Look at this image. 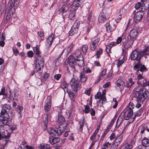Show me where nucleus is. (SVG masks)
I'll list each match as a JSON object with an SVG mask.
<instances>
[{
    "label": "nucleus",
    "instance_id": "nucleus-1",
    "mask_svg": "<svg viewBox=\"0 0 149 149\" xmlns=\"http://www.w3.org/2000/svg\"><path fill=\"white\" fill-rule=\"evenodd\" d=\"M141 86H138L134 88L136 93L134 94L132 99L136 101L141 102L149 98V92Z\"/></svg>",
    "mask_w": 149,
    "mask_h": 149
},
{
    "label": "nucleus",
    "instance_id": "nucleus-2",
    "mask_svg": "<svg viewBox=\"0 0 149 149\" xmlns=\"http://www.w3.org/2000/svg\"><path fill=\"white\" fill-rule=\"evenodd\" d=\"M149 54L147 48H145L143 51H140L138 52L137 51L134 50L131 53V58L132 60H136L138 61L137 63L140 62V60L143 56L146 58V56Z\"/></svg>",
    "mask_w": 149,
    "mask_h": 149
},
{
    "label": "nucleus",
    "instance_id": "nucleus-3",
    "mask_svg": "<svg viewBox=\"0 0 149 149\" xmlns=\"http://www.w3.org/2000/svg\"><path fill=\"white\" fill-rule=\"evenodd\" d=\"M67 61V63H68L70 66V67L72 71L74 72L75 71L76 69L75 66L77 65V63L75 61V59L73 56H69L68 59L66 60Z\"/></svg>",
    "mask_w": 149,
    "mask_h": 149
},
{
    "label": "nucleus",
    "instance_id": "nucleus-4",
    "mask_svg": "<svg viewBox=\"0 0 149 149\" xmlns=\"http://www.w3.org/2000/svg\"><path fill=\"white\" fill-rule=\"evenodd\" d=\"M78 81L74 79H72L70 81V84L72 90L74 91H77L81 88V86L78 84Z\"/></svg>",
    "mask_w": 149,
    "mask_h": 149
},
{
    "label": "nucleus",
    "instance_id": "nucleus-5",
    "mask_svg": "<svg viewBox=\"0 0 149 149\" xmlns=\"http://www.w3.org/2000/svg\"><path fill=\"white\" fill-rule=\"evenodd\" d=\"M138 81L137 83L138 84L140 85L142 87H145L147 86H149V83L148 82L146 79L141 74H139L138 77Z\"/></svg>",
    "mask_w": 149,
    "mask_h": 149
},
{
    "label": "nucleus",
    "instance_id": "nucleus-6",
    "mask_svg": "<svg viewBox=\"0 0 149 149\" xmlns=\"http://www.w3.org/2000/svg\"><path fill=\"white\" fill-rule=\"evenodd\" d=\"M143 11L141 10L136 12L134 15V21L135 23L139 22L144 15Z\"/></svg>",
    "mask_w": 149,
    "mask_h": 149
},
{
    "label": "nucleus",
    "instance_id": "nucleus-7",
    "mask_svg": "<svg viewBox=\"0 0 149 149\" xmlns=\"http://www.w3.org/2000/svg\"><path fill=\"white\" fill-rule=\"evenodd\" d=\"M79 24L77 22H75L73 25L71 29L69 32V35L70 36H72L77 33L79 30Z\"/></svg>",
    "mask_w": 149,
    "mask_h": 149
},
{
    "label": "nucleus",
    "instance_id": "nucleus-8",
    "mask_svg": "<svg viewBox=\"0 0 149 149\" xmlns=\"http://www.w3.org/2000/svg\"><path fill=\"white\" fill-rule=\"evenodd\" d=\"M51 97L50 96H48L46 100V104L44 106V110L46 112H48L51 107Z\"/></svg>",
    "mask_w": 149,
    "mask_h": 149
},
{
    "label": "nucleus",
    "instance_id": "nucleus-9",
    "mask_svg": "<svg viewBox=\"0 0 149 149\" xmlns=\"http://www.w3.org/2000/svg\"><path fill=\"white\" fill-rule=\"evenodd\" d=\"M108 15L107 10H102L100 13L98 20L99 23H102L106 20L105 16Z\"/></svg>",
    "mask_w": 149,
    "mask_h": 149
},
{
    "label": "nucleus",
    "instance_id": "nucleus-10",
    "mask_svg": "<svg viewBox=\"0 0 149 149\" xmlns=\"http://www.w3.org/2000/svg\"><path fill=\"white\" fill-rule=\"evenodd\" d=\"M134 68L137 69V70L138 71H140L142 72H146L147 70L146 68L144 65H142L140 62L137 63L134 66Z\"/></svg>",
    "mask_w": 149,
    "mask_h": 149
},
{
    "label": "nucleus",
    "instance_id": "nucleus-11",
    "mask_svg": "<svg viewBox=\"0 0 149 149\" xmlns=\"http://www.w3.org/2000/svg\"><path fill=\"white\" fill-rule=\"evenodd\" d=\"M138 35V29H133L130 32V36L131 39L133 41Z\"/></svg>",
    "mask_w": 149,
    "mask_h": 149
},
{
    "label": "nucleus",
    "instance_id": "nucleus-12",
    "mask_svg": "<svg viewBox=\"0 0 149 149\" xmlns=\"http://www.w3.org/2000/svg\"><path fill=\"white\" fill-rule=\"evenodd\" d=\"M50 134H52L54 136H56L61 135L63 132V131H61L60 129H58L55 130L53 128H52V129H50Z\"/></svg>",
    "mask_w": 149,
    "mask_h": 149
},
{
    "label": "nucleus",
    "instance_id": "nucleus-13",
    "mask_svg": "<svg viewBox=\"0 0 149 149\" xmlns=\"http://www.w3.org/2000/svg\"><path fill=\"white\" fill-rule=\"evenodd\" d=\"M8 121V120L5 118V116L1 115L0 116V125L1 126L7 125Z\"/></svg>",
    "mask_w": 149,
    "mask_h": 149
},
{
    "label": "nucleus",
    "instance_id": "nucleus-14",
    "mask_svg": "<svg viewBox=\"0 0 149 149\" xmlns=\"http://www.w3.org/2000/svg\"><path fill=\"white\" fill-rule=\"evenodd\" d=\"M8 121V120L5 118V116L1 115L0 116V125L1 126L7 125Z\"/></svg>",
    "mask_w": 149,
    "mask_h": 149
},
{
    "label": "nucleus",
    "instance_id": "nucleus-15",
    "mask_svg": "<svg viewBox=\"0 0 149 149\" xmlns=\"http://www.w3.org/2000/svg\"><path fill=\"white\" fill-rule=\"evenodd\" d=\"M14 1H11V0H10L8 3V9H16L17 8V6H15V4H14Z\"/></svg>",
    "mask_w": 149,
    "mask_h": 149
},
{
    "label": "nucleus",
    "instance_id": "nucleus-16",
    "mask_svg": "<svg viewBox=\"0 0 149 149\" xmlns=\"http://www.w3.org/2000/svg\"><path fill=\"white\" fill-rule=\"evenodd\" d=\"M126 111H128L127 114L126 116L125 115L124 117V119L126 120H129L132 116L133 113V110L131 109L126 110Z\"/></svg>",
    "mask_w": 149,
    "mask_h": 149
},
{
    "label": "nucleus",
    "instance_id": "nucleus-17",
    "mask_svg": "<svg viewBox=\"0 0 149 149\" xmlns=\"http://www.w3.org/2000/svg\"><path fill=\"white\" fill-rule=\"evenodd\" d=\"M10 141L8 139V138H3L2 139H0V142H1V145L3 146V147L5 146L7 143L10 142Z\"/></svg>",
    "mask_w": 149,
    "mask_h": 149
},
{
    "label": "nucleus",
    "instance_id": "nucleus-18",
    "mask_svg": "<svg viewBox=\"0 0 149 149\" xmlns=\"http://www.w3.org/2000/svg\"><path fill=\"white\" fill-rule=\"evenodd\" d=\"M99 40L97 39L92 42V44L90 45L91 49L92 50L94 51L96 47V45L97 44Z\"/></svg>",
    "mask_w": 149,
    "mask_h": 149
},
{
    "label": "nucleus",
    "instance_id": "nucleus-19",
    "mask_svg": "<svg viewBox=\"0 0 149 149\" xmlns=\"http://www.w3.org/2000/svg\"><path fill=\"white\" fill-rule=\"evenodd\" d=\"M10 107L8 106L7 104L3 105L2 107L1 112L2 113L6 112H10Z\"/></svg>",
    "mask_w": 149,
    "mask_h": 149
},
{
    "label": "nucleus",
    "instance_id": "nucleus-20",
    "mask_svg": "<svg viewBox=\"0 0 149 149\" xmlns=\"http://www.w3.org/2000/svg\"><path fill=\"white\" fill-rule=\"evenodd\" d=\"M142 145L146 148L149 146V140L146 137H144L142 141Z\"/></svg>",
    "mask_w": 149,
    "mask_h": 149
},
{
    "label": "nucleus",
    "instance_id": "nucleus-21",
    "mask_svg": "<svg viewBox=\"0 0 149 149\" xmlns=\"http://www.w3.org/2000/svg\"><path fill=\"white\" fill-rule=\"evenodd\" d=\"M142 4L141 7H144V9H147L148 8H149V1L145 0H143V1H142Z\"/></svg>",
    "mask_w": 149,
    "mask_h": 149
},
{
    "label": "nucleus",
    "instance_id": "nucleus-22",
    "mask_svg": "<svg viewBox=\"0 0 149 149\" xmlns=\"http://www.w3.org/2000/svg\"><path fill=\"white\" fill-rule=\"evenodd\" d=\"M87 76L84 73H81L79 76L80 80L81 82H84L87 80Z\"/></svg>",
    "mask_w": 149,
    "mask_h": 149
},
{
    "label": "nucleus",
    "instance_id": "nucleus-23",
    "mask_svg": "<svg viewBox=\"0 0 149 149\" xmlns=\"http://www.w3.org/2000/svg\"><path fill=\"white\" fill-rule=\"evenodd\" d=\"M85 120V118L82 117V118L81 120V121L79 122L80 127H79V130L80 132H81L83 130V128L84 125V122Z\"/></svg>",
    "mask_w": 149,
    "mask_h": 149
},
{
    "label": "nucleus",
    "instance_id": "nucleus-24",
    "mask_svg": "<svg viewBox=\"0 0 149 149\" xmlns=\"http://www.w3.org/2000/svg\"><path fill=\"white\" fill-rule=\"evenodd\" d=\"M49 140L52 144H54L59 141L60 139L58 138H54V137H52L50 138Z\"/></svg>",
    "mask_w": 149,
    "mask_h": 149
},
{
    "label": "nucleus",
    "instance_id": "nucleus-25",
    "mask_svg": "<svg viewBox=\"0 0 149 149\" xmlns=\"http://www.w3.org/2000/svg\"><path fill=\"white\" fill-rule=\"evenodd\" d=\"M11 10H6L5 11V12L8 13L6 17L7 20H9L12 16L14 12L12 11ZM14 10H13V11H14Z\"/></svg>",
    "mask_w": 149,
    "mask_h": 149
},
{
    "label": "nucleus",
    "instance_id": "nucleus-26",
    "mask_svg": "<svg viewBox=\"0 0 149 149\" xmlns=\"http://www.w3.org/2000/svg\"><path fill=\"white\" fill-rule=\"evenodd\" d=\"M122 140V137L120 136L117 137L114 141V145L115 146H118L120 144V141Z\"/></svg>",
    "mask_w": 149,
    "mask_h": 149
},
{
    "label": "nucleus",
    "instance_id": "nucleus-27",
    "mask_svg": "<svg viewBox=\"0 0 149 149\" xmlns=\"http://www.w3.org/2000/svg\"><path fill=\"white\" fill-rule=\"evenodd\" d=\"M54 36L52 34L51 36H49L47 40V43L49 45V47H50L52 44L54 39Z\"/></svg>",
    "mask_w": 149,
    "mask_h": 149
},
{
    "label": "nucleus",
    "instance_id": "nucleus-28",
    "mask_svg": "<svg viewBox=\"0 0 149 149\" xmlns=\"http://www.w3.org/2000/svg\"><path fill=\"white\" fill-rule=\"evenodd\" d=\"M116 44V43L115 42H112L111 43L109 44H108L107 47H106V52L108 53H109L110 52L111 49V47L115 45V44Z\"/></svg>",
    "mask_w": 149,
    "mask_h": 149
},
{
    "label": "nucleus",
    "instance_id": "nucleus-29",
    "mask_svg": "<svg viewBox=\"0 0 149 149\" xmlns=\"http://www.w3.org/2000/svg\"><path fill=\"white\" fill-rule=\"evenodd\" d=\"M67 91L68 93V94L69 95L70 98V99L73 101H74V93L72 92L70 90H68L67 89Z\"/></svg>",
    "mask_w": 149,
    "mask_h": 149
},
{
    "label": "nucleus",
    "instance_id": "nucleus-30",
    "mask_svg": "<svg viewBox=\"0 0 149 149\" xmlns=\"http://www.w3.org/2000/svg\"><path fill=\"white\" fill-rule=\"evenodd\" d=\"M133 146L131 144L128 143H125L122 147V149H132Z\"/></svg>",
    "mask_w": 149,
    "mask_h": 149
},
{
    "label": "nucleus",
    "instance_id": "nucleus-31",
    "mask_svg": "<svg viewBox=\"0 0 149 149\" xmlns=\"http://www.w3.org/2000/svg\"><path fill=\"white\" fill-rule=\"evenodd\" d=\"M49 116L51 117L49 113L44 115V117H45V119L44 120V125L45 127L47 126L48 122V118Z\"/></svg>",
    "mask_w": 149,
    "mask_h": 149
},
{
    "label": "nucleus",
    "instance_id": "nucleus-32",
    "mask_svg": "<svg viewBox=\"0 0 149 149\" xmlns=\"http://www.w3.org/2000/svg\"><path fill=\"white\" fill-rule=\"evenodd\" d=\"M49 74L48 73H45L44 74V75L43 76V79L42 80L40 79H39L38 81L40 82H42V81H45L46 79L49 77Z\"/></svg>",
    "mask_w": 149,
    "mask_h": 149
},
{
    "label": "nucleus",
    "instance_id": "nucleus-33",
    "mask_svg": "<svg viewBox=\"0 0 149 149\" xmlns=\"http://www.w3.org/2000/svg\"><path fill=\"white\" fill-rule=\"evenodd\" d=\"M133 104L132 103H130L128 107L127 108L125 109L123 112V113L124 114H125V113L126 112V110H130L131 109L132 110V109L134 108V104Z\"/></svg>",
    "mask_w": 149,
    "mask_h": 149
},
{
    "label": "nucleus",
    "instance_id": "nucleus-34",
    "mask_svg": "<svg viewBox=\"0 0 149 149\" xmlns=\"http://www.w3.org/2000/svg\"><path fill=\"white\" fill-rule=\"evenodd\" d=\"M79 2V0L76 1H74L73 2V3L72 4V7H74V8H74L75 9L79 7V6H80V4L78 2Z\"/></svg>",
    "mask_w": 149,
    "mask_h": 149
},
{
    "label": "nucleus",
    "instance_id": "nucleus-35",
    "mask_svg": "<svg viewBox=\"0 0 149 149\" xmlns=\"http://www.w3.org/2000/svg\"><path fill=\"white\" fill-rule=\"evenodd\" d=\"M64 50V49L62 47H59L57 51V54L59 57H60L62 54Z\"/></svg>",
    "mask_w": 149,
    "mask_h": 149
},
{
    "label": "nucleus",
    "instance_id": "nucleus-36",
    "mask_svg": "<svg viewBox=\"0 0 149 149\" xmlns=\"http://www.w3.org/2000/svg\"><path fill=\"white\" fill-rule=\"evenodd\" d=\"M95 98L96 99L100 98V100L99 101V102H100L101 100H102V97H103V95H102L101 92H99L97 93V94L95 95Z\"/></svg>",
    "mask_w": 149,
    "mask_h": 149
},
{
    "label": "nucleus",
    "instance_id": "nucleus-37",
    "mask_svg": "<svg viewBox=\"0 0 149 149\" xmlns=\"http://www.w3.org/2000/svg\"><path fill=\"white\" fill-rule=\"evenodd\" d=\"M33 50L34 52L37 55H38L40 54V52L39 50V49L38 47V45H37L36 47H33Z\"/></svg>",
    "mask_w": 149,
    "mask_h": 149
},
{
    "label": "nucleus",
    "instance_id": "nucleus-38",
    "mask_svg": "<svg viewBox=\"0 0 149 149\" xmlns=\"http://www.w3.org/2000/svg\"><path fill=\"white\" fill-rule=\"evenodd\" d=\"M58 120L59 123H63L65 121V119L62 115H59L58 118Z\"/></svg>",
    "mask_w": 149,
    "mask_h": 149
},
{
    "label": "nucleus",
    "instance_id": "nucleus-39",
    "mask_svg": "<svg viewBox=\"0 0 149 149\" xmlns=\"http://www.w3.org/2000/svg\"><path fill=\"white\" fill-rule=\"evenodd\" d=\"M10 112H6L4 113H2V112H1V115L3 116H5V118L7 119H8L10 118V117L9 115V113Z\"/></svg>",
    "mask_w": 149,
    "mask_h": 149
},
{
    "label": "nucleus",
    "instance_id": "nucleus-40",
    "mask_svg": "<svg viewBox=\"0 0 149 149\" xmlns=\"http://www.w3.org/2000/svg\"><path fill=\"white\" fill-rule=\"evenodd\" d=\"M91 72V70L89 68L86 67L84 68L83 69V72L84 74L85 73H90Z\"/></svg>",
    "mask_w": 149,
    "mask_h": 149
},
{
    "label": "nucleus",
    "instance_id": "nucleus-41",
    "mask_svg": "<svg viewBox=\"0 0 149 149\" xmlns=\"http://www.w3.org/2000/svg\"><path fill=\"white\" fill-rule=\"evenodd\" d=\"M50 147V146L47 144H45L42 146H41L39 149H47Z\"/></svg>",
    "mask_w": 149,
    "mask_h": 149
},
{
    "label": "nucleus",
    "instance_id": "nucleus-42",
    "mask_svg": "<svg viewBox=\"0 0 149 149\" xmlns=\"http://www.w3.org/2000/svg\"><path fill=\"white\" fill-rule=\"evenodd\" d=\"M84 107L85 108V110H84L83 111L86 113H88L90 111V107L88 105H84Z\"/></svg>",
    "mask_w": 149,
    "mask_h": 149
},
{
    "label": "nucleus",
    "instance_id": "nucleus-43",
    "mask_svg": "<svg viewBox=\"0 0 149 149\" xmlns=\"http://www.w3.org/2000/svg\"><path fill=\"white\" fill-rule=\"evenodd\" d=\"M43 67H41L38 64H36V70L37 72L40 73V71L41 70V68H43Z\"/></svg>",
    "mask_w": 149,
    "mask_h": 149
},
{
    "label": "nucleus",
    "instance_id": "nucleus-44",
    "mask_svg": "<svg viewBox=\"0 0 149 149\" xmlns=\"http://www.w3.org/2000/svg\"><path fill=\"white\" fill-rule=\"evenodd\" d=\"M92 12V11H91L90 13L89 14V16L88 17V24L89 25L91 24L90 23L91 22Z\"/></svg>",
    "mask_w": 149,
    "mask_h": 149
},
{
    "label": "nucleus",
    "instance_id": "nucleus-45",
    "mask_svg": "<svg viewBox=\"0 0 149 149\" xmlns=\"http://www.w3.org/2000/svg\"><path fill=\"white\" fill-rule=\"evenodd\" d=\"M36 64H38L41 67H43L44 62L43 61H36Z\"/></svg>",
    "mask_w": 149,
    "mask_h": 149
},
{
    "label": "nucleus",
    "instance_id": "nucleus-46",
    "mask_svg": "<svg viewBox=\"0 0 149 149\" xmlns=\"http://www.w3.org/2000/svg\"><path fill=\"white\" fill-rule=\"evenodd\" d=\"M11 95L12 97H13V100H16L17 99L18 95H16L15 93H12L11 94Z\"/></svg>",
    "mask_w": 149,
    "mask_h": 149
},
{
    "label": "nucleus",
    "instance_id": "nucleus-47",
    "mask_svg": "<svg viewBox=\"0 0 149 149\" xmlns=\"http://www.w3.org/2000/svg\"><path fill=\"white\" fill-rule=\"evenodd\" d=\"M83 58L82 57L80 56L79 57H78V58L76 59V60L78 61H80L81 64L79 65V66H81L84 63V61H83Z\"/></svg>",
    "mask_w": 149,
    "mask_h": 149
},
{
    "label": "nucleus",
    "instance_id": "nucleus-48",
    "mask_svg": "<svg viewBox=\"0 0 149 149\" xmlns=\"http://www.w3.org/2000/svg\"><path fill=\"white\" fill-rule=\"evenodd\" d=\"M10 137V134L8 135H5L4 134H1V132L0 133V139H2V138H8Z\"/></svg>",
    "mask_w": 149,
    "mask_h": 149
},
{
    "label": "nucleus",
    "instance_id": "nucleus-49",
    "mask_svg": "<svg viewBox=\"0 0 149 149\" xmlns=\"http://www.w3.org/2000/svg\"><path fill=\"white\" fill-rule=\"evenodd\" d=\"M28 56L29 57H32L33 55V53L32 51H30L27 53Z\"/></svg>",
    "mask_w": 149,
    "mask_h": 149
},
{
    "label": "nucleus",
    "instance_id": "nucleus-50",
    "mask_svg": "<svg viewBox=\"0 0 149 149\" xmlns=\"http://www.w3.org/2000/svg\"><path fill=\"white\" fill-rule=\"evenodd\" d=\"M102 52V49H99V50L97 51V52L96 53V55H97V58H98L99 57V55L101 54Z\"/></svg>",
    "mask_w": 149,
    "mask_h": 149
},
{
    "label": "nucleus",
    "instance_id": "nucleus-51",
    "mask_svg": "<svg viewBox=\"0 0 149 149\" xmlns=\"http://www.w3.org/2000/svg\"><path fill=\"white\" fill-rule=\"evenodd\" d=\"M73 45L72 44H70L69 46L67 49L68 52H70L71 49L73 48Z\"/></svg>",
    "mask_w": 149,
    "mask_h": 149
},
{
    "label": "nucleus",
    "instance_id": "nucleus-52",
    "mask_svg": "<svg viewBox=\"0 0 149 149\" xmlns=\"http://www.w3.org/2000/svg\"><path fill=\"white\" fill-rule=\"evenodd\" d=\"M141 3L140 2H138L135 5V8L136 9H138L141 6Z\"/></svg>",
    "mask_w": 149,
    "mask_h": 149
},
{
    "label": "nucleus",
    "instance_id": "nucleus-53",
    "mask_svg": "<svg viewBox=\"0 0 149 149\" xmlns=\"http://www.w3.org/2000/svg\"><path fill=\"white\" fill-rule=\"evenodd\" d=\"M5 87H3L1 91L0 92V95H6V93H5Z\"/></svg>",
    "mask_w": 149,
    "mask_h": 149
},
{
    "label": "nucleus",
    "instance_id": "nucleus-54",
    "mask_svg": "<svg viewBox=\"0 0 149 149\" xmlns=\"http://www.w3.org/2000/svg\"><path fill=\"white\" fill-rule=\"evenodd\" d=\"M61 74H58L54 75V78L57 80H58L61 77Z\"/></svg>",
    "mask_w": 149,
    "mask_h": 149
},
{
    "label": "nucleus",
    "instance_id": "nucleus-55",
    "mask_svg": "<svg viewBox=\"0 0 149 149\" xmlns=\"http://www.w3.org/2000/svg\"><path fill=\"white\" fill-rule=\"evenodd\" d=\"M68 5L67 4H65L63 5L62 7V9H68Z\"/></svg>",
    "mask_w": 149,
    "mask_h": 149
},
{
    "label": "nucleus",
    "instance_id": "nucleus-56",
    "mask_svg": "<svg viewBox=\"0 0 149 149\" xmlns=\"http://www.w3.org/2000/svg\"><path fill=\"white\" fill-rule=\"evenodd\" d=\"M22 107L19 106H18L17 108V112H18V113L19 114L20 113L21 111V110H22Z\"/></svg>",
    "mask_w": 149,
    "mask_h": 149
},
{
    "label": "nucleus",
    "instance_id": "nucleus-57",
    "mask_svg": "<svg viewBox=\"0 0 149 149\" xmlns=\"http://www.w3.org/2000/svg\"><path fill=\"white\" fill-rule=\"evenodd\" d=\"M147 126L146 125H144L141 128V134L143 133L144 132V131L146 129Z\"/></svg>",
    "mask_w": 149,
    "mask_h": 149
},
{
    "label": "nucleus",
    "instance_id": "nucleus-58",
    "mask_svg": "<svg viewBox=\"0 0 149 149\" xmlns=\"http://www.w3.org/2000/svg\"><path fill=\"white\" fill-rule=\"evenodd\" d=\"M88 49V47L86 45L82 47V50L83 52H85Z\"/></svg>",
    "mask_w": 149,
    "mask_h": 149
},
{
    "label": "nucleus",
    "instance_id": "nucleus-59",
    "mask_svg": "<svg viewBox=\"0 0 149 149\" xmlns=\"http://www.w3.org/2000/svg\"><path fill=\"white\" fill-rule=\"evenodd\" d=\"M90 113L92 116H95V110L93 108H91L90 110Z\"/></svg>",
    "mask_w": 149,
    "mask_h": 149
},
{
    "label": "nucleus",
    "instance_id": "nucleus-60",
    "mask_svg": "<svg viewBox=\"0 0 149 149\" xmlns=\"http://www.w3.org/2000/svg\"><path fill=\"white\" fill-rule=\"evenodd\" d=\"M75 10H73V11H72V13H71L70 14L69 16L70 17H73L75 16V14H74V13H75Z\"/></svg>",
    "mask_w": 149,
    "mask_h": 149
},
{
    "label": "nucleus",
    "instance_id": "nucleus-61",
    "mask_svg": "<svg viewBox=\"0 0 149 149\" xmlns=\"http://www.w3.org/2000/svg\"><path fill=\"white\" fill-rule=\"evenodd\" d=\"M136 149H146V148L143 146L140 145L138 146Z\"/></svg>",
    "mask_w": 149,
    "mask_h": 149
},
{
    "label": "nucleus",
    "instance_id": "nucleus-62",
    "mask_svg": "<svg viewBox=\"0 0 149 149\" xmlns=\"http://www.w3.org/2000/svg\"><path fill=\"white\" fill-rule=\"evenodd\" d=\"M17 126L15 125H12L10 127V129L12 131L15 130L16 129Z\"/></svg>",
    "mask_w": 149,
    "mask_h": 149
},
{
    "label": "nucleus",
    "instance_id": "nucleus-63",
    "mask_svg": "<svg viewBox=\"0 0 149 149\" xmlns=\"http://www.w3.org/2000/svg\"><path fill=\"white\" fill-rule=\"evenodd\" d=\"M124 61L123 60H120L118 61V62L117 63V66L118 67H119L120 66H121L122 64L123 63Z\"/></svg>",
    "mask_w": 149,
    "mask_h": 149
},
{
    "label": "nucleus",
    "instance_id": "nucleus-64",
    "mask_svg": "<svg viewBox=\"0 0 149 149\" xmlns=\"http://www.w3.org/2000/svg\"><path fill=\"white\" fill-rule=\"evenodd\" d=\"M38 36L40 37H42L44 36V33L42 31L38 32Z\"/></svg>",
    "mask_w": 149,
    "mask_h": 149
}]
</instances>
